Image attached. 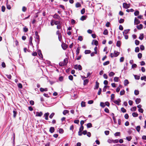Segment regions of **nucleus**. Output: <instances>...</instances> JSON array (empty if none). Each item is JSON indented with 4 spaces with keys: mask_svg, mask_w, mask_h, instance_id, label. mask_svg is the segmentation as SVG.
Returning <instances> with one entry per match:
<instances>
[{
    "mask_svg": "<svg viewBox=\"0 0 146 146\" xmlns=\"http://www.w3.org/2000/svg\"><path fill=\"white\" fill-rule=\"evenodd\" d=\"M114 56L117 57L119 54V53L116 51H115L114 52Z\"/></svg>",
    "mask_w": 146,
    "mask_h": 146,
    "instance_id": "nucleus-21",
    "label": "nucleus"
},
{
    "mask_svg": "<svg viewBox=\"0 0 146 146\" xmlns=\"http://www.w3.org/2000/svg\"><path fill=\"white\" fill-rule=\"evenodd\" d=\"M134 94L136 95H138L139 94V91L138 90H135L134 91Z\"/></svg>",
    "mask_w": 146,
    "mask_h": 146,
    "instance_id": "nucleus-47",
    "label": "nucleus"
},
{
    "mask_svg": "<svg viewBox=\"0 0 146 146\" xmlns=\"http://www.w3.org/2000/svg\"><path fill=\"white\" fill-rule=\"evenodd\" d=\"M27 10V8L25 6L23 7L22 9V11L23 12H25L26 11V10Z\"/></svg>",
    "mask_w": 146,
    "mask_h": 146,
    "instance_id": "nucleus-57",
    "label": "nucleus"
},
{
    "mask_svg": "<svg viewBox=\"0 0 146 146\" xmlns=\"http://www.w3.org/2000/svg\"><path fill=\"white\" fill-rule=\"evenodd\" d=\"M54 128L53 127H51L50 128L49 131L51 133H53L54 131Z\"/></svg>",
    "mask_w": 146,
    "mask_h": 146,
    "instance_id": "nucleus-12",
    "label": "nucleus"
},
{
    "mask_svg": "<svg viewBox=\"0 0 146 146\" xmlns=\"http://www.w3.org/2000/svg\"><path fill=\"white\" fill-rule=\"evenodd\" d=\"M132 115L133 117H137L138 115V114L136 112H133L132 113Z\"/></svg>",
    "mask_w": 146,
    "mask_h": 146,
    "instance_id": "nucleus-22",
    "label": "nucleus"
},
{
    "mask_svg": "<svg viewBox=\"0 0 146 146\" xmlns=\"http://www.w3.org/2000/svg\"><path fill=\"white\" fill-rule=\"evenodd\" d=\"M62 27V26L60 24L58 25L57 26V29H61Z\"/></svg>",
    "mask_w": 146,
    "mask_h": 146,
    "instance_id": "nucleus-40",
    "label": "nucleus"
},
{
    "mask_svg": "<svg viewBox=\"0 0 146 146\" xmlns=\"http://www.w3.org/2000/svg\"><path fill=\"white\" fill-rule=\"evenodd\" d=\"M139 51V48L138 47H136L135 48V51L136 52H138Z\"/></svg>",
    "mask_w": 146,
    "mask_h": 146,
    "instance_id": "nucleus-42",
    "label": "nucleus"
},
{
    "mask_svg": "<svg viewBox=\"0 0 146 146\" xmlns=\"http://www.w3.org/2000/svg\"><path fill=\"white\" fill-rule=\"evenodd\" d=\"M93 41H94V44L96 46H97L98 44V42L97 40H93Z\"/></svg>",
    "mask_w": 146,
    "mask_h": 146,
    "instance_id": "nucleus-53",
    "label": "nucleus"
},
{
    "mask_svg": "<svg viewBox=\"0 0 146 146\" xmlns=\"http://www.w3.org/2000/svg\"><path fill=\"white\" fill-rule=\"evenodd\" d=\"M68 78L70 80H72L73 79V76H72L70 75L69 76Z\"/></svg>",
    "mask_w": 146,
    "mask_h": 146,
    "instance_id": "nucleus-58",
    "label": "nucleus"
},
{
    "mask_svg": "<svg viewBox=\"0 0 146 146\" xmlns=\"http://www.w3.org/2000/svg\"><path fill=\"white\" fill-rule=\"evenodd\" d=\"M59 132L60 133H62L64 132V130L63 129L61 128H60L59 129Z\"/></svg>",
    "mask_w": 146,
    "mask_h": 146,
    "instance_id": "nucleus-51",
    "label": "nucleus"
},
{
    "mask_svg": "<svg viewBox=\"0 0 146 146\" xmlns=\"http://www.w3.org/2000/svg\"><path fill=\"white\" fill-rule=\"evenodd\" d=\"M5 8L4 6H3L1 8V11L2 12H5Z\"/></svg>",
    "mask_w": 146,
    "mask_h": 146,
    "instance_id": "nucleus-54",
    "label": "nucleus"
},
{
    "mask_svg": "<svg viewBox=\"0 0 146 146\" xmlns=\"http://www.w3.org/2000/svg\"><path fill=\"white\" fill-rule=\"evenodd\" d=\"M43 114V113L42 112L40 111V112H37L36 113V116L38 117H41L42 116Z\"/></svg>",
    "mask_w": 146,
    "mask_h": 146,
    "instance_id": "nucleus-7",
    "label": "nucleus"
},
{
    "mask_svg": "<svg viewBox=\"0 0 146 146\" xmlns=\"http://www.w3.org/2000/svg\"><path fill=\"white\" fill-rule=\"evenodd\" d=\"M116 46L118 47H120V41L119 40L117 41L116 43Z\"/></svg>",
    "mask_w": 146,
    "mask_h": 146,
    "instance_id": "nucleus-32",
    "label": "nucleus"
},
{
    "mask_svg": "<svg viewBox=\"0 0 146 146\" xmlns=\"http://www.w3.org/2000/svg\"><path fill=\"white\" fill-rule=\"evenodd\" d=\"M143 26L141 24H140L139 25H137L136 27L138 29L140 30L143 28Z\"/></svg>",
    "mask_w": 146,
    "mask_h": 146,
    "instance_id": "nucleus-9",
    "label": "nucleus"
},
{
    "mask_svg": "<svg viewBox=\"0 0 146 146\" xmlns=\"http://www.w3.org/2000/svg\"><path fill=\"white\" fill-rule=\"evenodd\" d=\"M144 37V35L143 34H140V35L139 37V38L141 40H142L143 39Z\"/></svg>",
    "mask_w": 146,
    "mask_h": 146,
    "instance_id": "nucleus-18",
    "label": "nucleus"
},
{
    "mask_svg": "<svg viewBox=\"0 0 146 146\" xmlns=\"http://www.w3.org/2000/svg\"><path fill=\"white\" fill-rule=\"evenodd\" d=\"M113 102L117 105H119V103L121 102V100L120 99H118L117 100L113 101Z\"/></svg>",
    "mask_w": 146,
    "mask_h": 146,
    "instance_id": "nucleus-5",
    "label": "nucleus"
},
{
    "mask_svg": "<svg viewBox=\"0 0 146 146\" xmlns=\"http://www.w3.org/2000/svg\"><path fill=\"white\" fill-rule=\"evenodd\" d=\"M64 64H65V65H66L68 62V59L67 58H65L63 62Z\"/></svg>",
    "mask_w": 146,
    "mask_h": 146,
    "instance_id": "nucleus-11",
    "label": "nucleus"
},
{
    "mask_svg": "<svg viewBox=\"0 0 146 146\" xmlns=\"http://www.w3.org/2000/svg\"><path fill=\"white\" fill-rule=\"evenodd\" d=\"M87 126L88 128H89L92 127V124L91 123H89L87 125Z\"/></svg>",
    "mask_w": 146,
    "mask_h": 146,
    "instance_id": "nucleus-24",
    "label": "nucleus"
},
{
    "mask_svg": "<svg viewBox=\"0 0 146 146\" xmlns=\"http://www.w3.org/2000/svg\"><path fill=\"white\" fill-rule=\"evenodd\" d=\"M135 101L136 104H138L141 102V100L140 98H137Z\"/></svg>",
    "mask_w": 146,
    "mask_h": 146,
    "instance_id": "nucleus-15",
    "label": "nucleus"
},
{
    "mask_svg": "<svg viewBox=\"0 0 146 146\" xmlns=\"http://www.w3.org/2000/svg\"><path fill=\"white\" fill-rule=\"evenodd\" d=\"M91 51L90 50H86L85 51V54H88L91 53Z\"/></svg>",
    "mask_w": 146,
    "mask_h": 146,
    "instance_id": "nucleus-26",
    "label": "nucleus"
},
{
    "mask_svg": "<svg viewBox=\"0 0 146 146\" xmlns=\"http://www.w3.org/2000/svg\"><path fill=\"white\" fill-rule=\"evenodd\" d=\"M104 111L107 113H109V109L107 108H105L104 109Z\"/></svg>",
    "mask_w": 146,
    "mask_h": 146,
    "instance_id": "nucleus-64",
    "label": "nucleus"
},
{
    "mask_svg": "<svg viewBox=\"0 0 146 146\" xmlns=\"http://www.w3.org/2000/svg\"><path fill=\"white\" fill-rule=\"evenodd\" d=\"M139 12L138 11H136L134 13V14L135 16H137L139 15Z\"/></svg>",
    "mask_w": 146,
    "mask_h": 146,
    "instance_id": "nucleus-38",
    "label": "nucleus"
},
{
    "mask_svg": "<svg viewBox=\"0 0 146 146\" xmlns=\"http://www.w3.org/2000/svg\"><path fill=\"white\" fill-rule=\"evenodd\" d=\"M49 113L48 112L45 113L44 114L43 117H44L45 120H47L48 119V116Z\"/></svg>",
    "mask_w": 146,
    "mask_h": 146,
    "instance_id": "nucleus-3",
    "label": "nucleus"
},
{
    "mask_svg": "<svg viewBox=\"0 0 146 146\" xmlns=\"http://www.w3.org/2000/svg\"><path fill=\"white\" fill-rule=\"evenodd\" d=\"M35 38L36 39L35 41L37 44H38L39 43L40 40L39 36L38 35V32L36 31L35 33Z\"/></svg>",
    "mask_w": 146,
    "mask_h": 146,
    "instance_id": "nucleus-1",
    "label": "nucleus"
},
{
    "mask_svg": "<svg viewBox=\"0 0 146 146\" xmlns=\"http://www.w3.org/2000/svg\"><path fill=\"white\" fill-rule=\"evenodd\" d=\"M119 78L118 77H115L114 78V82H118V81Z\"/></svg>",
    "mask_w": 146,
    "mask_h": 146,
    "instance_id": "nucleus-37",
    "label": "nucleus"
},
{
    "mask_svg": "<svg viewBox=\"0 0 146 146\" xmlns=\"http://www.w3.org/2000/svg\"><path fill=\"white\" fill-rule=\"evenodd\" d=\"M13 117L14 118H15L17 114V111L15 109H14L13 111Z\"/></svg>",
    "mask_w": 146,
    "mask_h": 146,
    "instance_id": "nucleus-8",
    "label": "nucleus"
},
{
    "mask_svg": "<svg viewBox=\"0 0 146 146\" xmlns=\"http://www.w3.org/2000/svg\"><path fill=\"white\" fill-rule=\"evenodd\" d=\"M135 43L136 45H137L139 44V40H136L135 41Z\"/></svg>",
    "mask_w": 146,
    "mask_h": 146,
    "instance_id": "nucleus-50",
    "label": "nucleus"
},
{
    "mask_svg": "<svg viewBox=\"0 0 146 146\" xmlns=\"http://www.w3.org/2000/svg\"><path fill=\"white\" fill-rule=\"evenodd\" d=\"M81 6V4L79 3H77L76 5V7L78 8L80 7Z\"/></svg>",
    "mask_w": 146,
    "mask_h": 146,
    "instance_id": "nucleus-35",
    "label": "nucleus"
},
{
    "mask_svg": "<svg viewBox=\"0 0 146 146\" xmlns=\"http://www.w3.org/2000/svg\"><path fill=\"white\" fill-rule=\"evenodd\" d=\"M126 139L128 141H129L132 139V137L131 136L127 137H126Z\"/></svg>",
    "mask_w": 146,
    "mask_h": 146,
    "instance_id": "nucleus-48",
    "label": "nucleus"
},
{
    "mask_svg": "<svg viewBox=\"0 0 146 146\" xmlns=\"http://www.w3.org/2000/svg\"><path fill=\"white\" fill-rule=\"evenodd\" d=\"M89 82V80L88 79H85L84 81L83 84L84 85H86Z\"/></svg>",
    "mask_w": 146,
    "mask_h": 146,
    "instance_id": "nucleus-16",
    "label": "nucleus"
},
{
    "mask_svg": "<svg viewBox=\"0 0 146 146\" xmlns=\"http://www.w3.org/2000/svg\"><path fill=\"white\" fill-rule=\"evenodd\" d=\"M80 48L79 47H78L76 50V54L77 55H78V54L80 52Z\"/></svg>",
    "mask_w": 146,
    "mask_h": 146,
    "instance_id": "nucleus-19",
    "label": "nucleus"
},
{
    "mask_svg": "<svg viewBox=\"0 0 146 146\" xmlns=\"http://www.w3.org/2000/svg\"><path fill=\"white\" fill-rule=\"evenodd\" d=\"M142 56V54L141 53H139L138 54V57L139 58H141Z\"/></svg>",
    "mask_w": 146,
    "mask_h": 146,
    "instance_id": "nucleus-55",
    "label": "nucleus"
},
{
    "mask_svg": "<svg viewBox=\"0 0 146 146\" xmlns=\"http://www.w3.org/2000/svg\"><path fill=\"white\" fill-rule=\"evenodd\" d=\"M59 65L60 66H63L65 65V64H64L63 62H60L59 63Z\"/></svg>",
    "mask_w": 146,
    "mask_h": 146,
    "instance_id": "nucleus-52",
    "label": "nucleus"
},
{
    "mask_svg": "<svg viewBox=\"0 0 146 146\" xmlns=\"http://www.w3.org/2000/svg\"><path fill=\"white\" fill-rule=\"evenodd\" d=\"M38 55L41 58H43V56L42 54L41 53V51L40 50H38Z\"/></svg>",
    "mask_w": 146,
    "mask_h": 146,
    "instance_id": "nucleus-14",
    "label": "nucleus"
},
{
    "mask_svg": "<svg viewBox=\"0 0 146 146\" xmlns=\"http://www.w3.org/2000/svg\"><path fill=\"white\" fill-rule=\"evenodd\" d=\"M141 79L142 80H144L145 81H146V76H144L141 77Z\"/></svg>",
    "mask_w": 146,
    "mask_h": 146,
    "instance_id": "nucleus-23",
    "label": "nucleus"
},
{
    "mask_svg": "<svg viewBox=\"0 0 146 146\" xmlns=\"http://www.w3.org/2000/svg\"><path fill=\"white\" fill-rule=\"evenodd\" d=\"M78 40L80 41H82L83 40V38L81 36H79L78 37Z\"/></svg>",
    "mask_w": 146,
    "mask_h": 146,
    "instance_id": "nucleus-59",
    "label": "nucleus"
},
{
    "mask_svg": "<svg viewBox=\"0 0 146 146\" xmlns=\"http://www.w3.org/2000/svg\"><path fill=\"white\" fill-rule=\"evenodd\" d=\"M54 24L55 25H57L60 24V22L58 21H55L54 22Z\"/></svg>",
    "mask_w": 146,
    "mask_h": 146,
    "instance_id": "nucleus-46",
    "label": "nucleus"
},
{
    "mask_svg": "<svg viewBox=\"0 0 146 146\" xmlns=\"http://www.w3.org/2000/svg\"><path fill=\"white\" fill-rule=\"evenodd\" d=\"M40 90L41 92H43L44 91H47L48 90V89L47 88H40Z\"/></svg>",
    "mask_w": 146,
    "mask_h": 146,
    "instance_id": "nucleus-10",
    "label": "nucleus"
},
{
    "mask_svg": "<svg viewBox=\"0 0 146 146\" xmlns=\"http://www.w3.org/2000/svg\"><path fill=\"white\" fill-rule=\"evenodd\" d=\"M69 113V111L68 110H65L64 111L63 114L64 115H65L66 114L68 113Z\"/></svg>",
    "mask_w": 146,
    "mask_h": 146,
    "instance_id": "nucleus-28",
    "label": "nucleus"
},
{
    "mask_svg": "<svg viewBox=\"0 0 146 146\" xmlns=\"http://www.w3.org/2000/svg\"><path fill=\"white\" fill-rule=\"evenodd\" d=\"M85 12V9H83L82 10H81V12L82 14H83Z\"/></svg>",
    "mask_w": 146,
    "mask_h": 146,
    "instance_id": "nucleus-61",
    "label": "nucleus"
},
{
    "mask_svg": "<svg viewBox=\"0 0 146 146\" xmlns=\"http://www.w3.org/2000/svg\"><path fill=\"white\" fill-rule=\"evenodd\" d=\"M110 63V62L109 61H107L103 63V65L104 66H106V65H107L108 64Z\"/></svg>",
    "mask_w": 146,
    "mask_h": 146,
    "instance_id": "nucleus-45",
    "label": "nucleus"
},
{
    "mask_svg": "<svg viewBox=\"0 0 146 146\" xmlns=\"http://www.w3.org/2000/svg\"><path fill=\"white\" fill-rule=\"evenodd\" d=\"M108 33V32L107 29H105L104 30L103 34L105 35H107Z\"/></svg>",
    "mask_w": 146,
    "mask_h": 146,
    "instance_id": "nucleus-36",
    "label": "nucleus"
},
{
    "mask_svg": "<svg viewBox=\"0 0 146 146\" xmlns=\"http://www.w3.org/2000/svg\"><path fill=\"white\" fill-rule=\"evenodd\" d=\"M53 17L54 18L57 19L58 20H60L61 18L60 16L57 14H55L53 16Z\"/></svg>",
    "mask_w": 146,
    "mask_h": 146,
    "instance_id": "nucleus-4",
    "label": "nucleus"
},
{
    "mask_svg": "<svg viewBox=\"0 0 146 146\" xmlns=\"http://www.w3.org/2000/svg\"><path fill=\"white\" fill-rule=\"evenodd\" d=\"M23 31L24 32H26L28 31V29L26 27H25L23 28Z\"/></svg>",
    "mask_w": 146,
    "mask_h": 146,
    "instance_id": "nucleus-56",
    "label": "nucleus"
},
{
    "mask_svg": "<svg viewBox=\"0 0 146 146\" xmlns=\"http://www.w3.org/2000/svg\"><path fill=\"white\" fill-rule=\"evenodd\" d=\"M136 129L137 130V131L138 132H139L140 131V126H137L136 128Z\"/></svg>",
    "mask_w": 146,
    "mask_h": 146,
    "instance_id": "nucleus-31",
    "label": "nucleus"
},
{
    "mask_svg": "<svg viewBox=\"0 0 146 146\" xmlns=\"http://www.w3.org/2000/svg\"><path fill=\"white\" fill-rule=\"evenodd\" d=\"M130 6V4H127L126 3H123V6L124 8L125 9H128V8Z\"/></svg>",
    "mask_w": 146,
    "mask_h": 146,
    "instance_id": "nucleus-2",
    "label": "nucleus"
},
{
    "mask_svg": "<svg viewBox=\"0 0 146 146\" xmlns=\"http://www.w3.org/2000/svg\"><path fill=\"white\" fill-rule=\"evenodd\" d=\"M121 111L123 113H125L126 111V110L124 108L122 107L121 108Z\"/></svg>",
    "mask_w": 146,
    "mask_h": 146,
    "instance_id": "nucleus-25",
    "label": "nucleus"
},
{
    "mask_svg": "<svg viewBox=\"0 0 146 146\" xmlns=\"http://www.w3.org/2000/svg\"><path fill=\"white\" fill-rule=\"evenodd\" d=\"M124 21V19H121L119 21V23H123Z\"/></svg>",
    "mask_w": 146,
    "mask_h": 146,
    "instance_id": "nucleus-49",
    "label": "nucleus"
},
{
    "mask_svg": "<svg viewBox=\"0 0 146 146\" xmlns=\"http://www.w3.org/2000/svg\"><path fill=\"white\" fill-rule=\"evenodd\" d=\"M86 19V17L84 16H82L81 17L80 19L82 21H84V20H85Z\"/></svg>",
    "mask_w": 146,
    "mask_h": 146,
    "instance_id": "nucleus-27",
    "label": "nucleus"
},
{
    "mask_svg": "<svg viewBox=\"0 0 146 146\" xmlns=\"http://www.w3.org/2000/svg\"><path fill=\"white\" fill-rule=\"evenodd\" d=\"M115 74V73L114 72H110L109 74V76H114Z\"/></svg>",
    "mask_w": 146,
    "mask_h": 146,
    "instance_id": "nucleus-29",
    "label": "nucleus"
},
{
    "mask_svg": "<svg viewBox=\"0 0 146 146\" xmlns=\"http://www.w3.org/2000/svg\"><path fill=\"white\" fill-rule=\"evenodd\" d=\"M84 126L83 125H81V126L79 129V131L80 132H82L84 129Z\"/></svg>",
    "mask_w": 146,
    "mask_h": 146,
    "instance_id": "nucleus-34",
    "label": "nucleus"
},
{
    "mask_svg": "<svg viewBox=\"0 0 146 146\" xmlns=\"http://www.w3.org/2000/svg\"><path fill=\"white\" fill-rule=\"evenodd\" d=\"M18 87L20 88H22L23 87L22 85V84L21 83H19L18 85Z\"/></svg>",
    "mask_w": 146,
    "mask_h": 146,
    "instance_id": "nucleus-62",
    "label": "nucleus"
},
{
    "mask_svg": "<svg viewBox=\"0 0 146 146\" xmlns=\"http://www.w3.org/2000/svg\"><path fill=\"white\" fill-rule=\"evenodd\" d=\"M129 83V81L128 80H124V85L126 86Z\"/></svg>",
    "mask_w": 146,
    "mask_h": 146,
    "instance_id": "nucleus-20",
    "label": "nucleus"
},
{
    "mask_svg": "<svg viewBox=\"0 0 146 146\" xmlns=\"http://www.w3.org/2000/svg\"><path fill=\"white\" fill-rule=\"evenodd\" d=\"M134 76L135 79L138 80L140 79V76H139L134 75Z\"/></svg>",
    "mask_w": 146,
    "mask_h": 146,
    "instance_id": "nucleus-33",
    "label": "nucleus"
},
{
    "mask_svg": "<svg viewBox=\"0 0 146 146\" xmlns=\"http://www.w3.org/2000/svg\"><path fill=\"white\" fill-rule=\"evenodd\" d=\"M140 49L142 50H144L145 48L144 46L143 45H141L140 46Z\"/></svg>",
    "mask_w": 146,
    "mask_h": 146,
    "instance_id": "nucleus-60",
    "label": "nucleus"
},
{
    "mask_svg": "<svg viewBox=\"0 0 146 146\" xmlns=\"http://www.w3.org/2000/svg\"><path fill=\"white\" fill-rule=\"evenodd\" d=\"M129 31V29L125 30L123 32V35H126L128 33Z\"/></svg>",
    "mask_w": 146,
    "mask_h": 146,
    "instance_id": "nucleus-17",
    "label": "nucleus"
},
{
    "mask_svg": "<svg viewBox=\"0 0 146 146\" xmlns=\"http://www.w3.org/2000/svg\"><path fill=\"white\" fill-rule=\"evenodd\" d=\"M54 113H52L50 115L49 117L50 119H52L54 115Z\"/></svg>",
    "mask_w": 146,
    "mask_h": 146,
    "instance_id": "nucleus-43",
    "label": "nucleus"
},
{
    "mask_svg": "<svg viewBox=\"0 0 146 146\" xmlns=\"http://www.w3.org/2000/svg\"><path fill=\"white\" fill-rule=\"evenodd\" d=\"M137 67V65L136 64H134L132 65V68H136Z\"/></svg>",
    "mask_w": 146,
    "mask_h": 146,
    "instance_id": "nucleus-63",
    "label": "nucleus"
},
{
    "mask_svg": "<svg viewBox=\"0 0 146 146\" xmlns=\"http://www.w3.org/2000/svg\"><path fill=\"white\" fill-rule=\"evenodd\" d=\"M81 106L82 107H84L85 106V103L83 101L81 103Z\"/></svg>",
    "mask_w": 146,
    "mask_h": 146,
    "instance_id": "nucleus-41",
    "label": "nucleus"
},
{
    "mask_svg": "<svg viewBox=\"0 0 146 146\" xmlns=\"http://www.w3.org/2000/svg\"><path fill=\"white\" fill-rule=\"evenodd\" d=\"M120 135V132H117L115 133L114 134V135L115 136H119Z\"/></svg>",
    "mask_w": 146,
    "mask_h": 146,
    "instance_id": "nucleus-44",
    "label": "nucleus"
},
{
    "mask_svg": "<svg viewBox=\"0 0 146 146\" xmlns=\"http://www.w3.org/2000/svg\"><path fill=\"white\" fill-rule=\"evenodd\" d=\"M99 83L97 81L96 82L95 88H94V89H98V88L99 87Z\"/></svg>",
    "mask_w": 146,
    "mask_h": 146,
    "instance_id": "nucleus-13",
    "label": "nucleus"
},
{
    "mask_svg": "<svg viewBox=\"0 0 146 146\" xmlns=\"http://www.w3.org/2000/svg\"><path fill=\"white\" fill-rule=\"evenodd\" d=\"M100 106L102 108H104L105 106V103L102 102L100 103Z\"/></svg>",
    "mask_w": 146,
    "mask_h": 146,
    "instance_id": "nucleus-30",
    "label": "nucleus"
},
{
    "mask_svg": "<svg viewBox=\"0 0 146 146\" xmlns=\"http://www.w3.org/2000/svg\"><path fill=\"white\" fill-rule=\"evenodd\" d=\"M140 21L137 19L136 17H135L134 19V25H137L140 23Z\"/></svg>",
    "mask_w": 146,
    "mask_h": 146,
    "instance_id": "nucleus-6",
    "label": "nucleus"
},
{
    "mask_svg": "<svg viewBox=\"0 0 146 146\" xmlns=\"http://www.w3.org/2000/svg\"><path fill=\"white\" fill-rule=\"evenodd\" d=\"M125 91L124 90H121L120 92V94L121 95H123L125 94Z\"/></svg>",
    "mask_w": 146,
    "mask_h": 146,
    "instance_id": "nucleus-39",
    "label": "nucleus"
}]
</instances>
